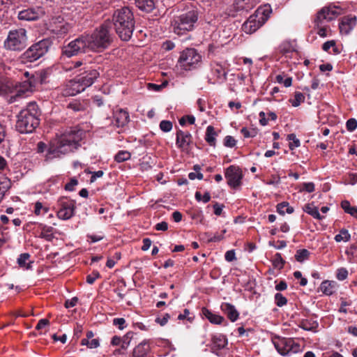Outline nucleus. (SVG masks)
Wrapping results in <instances>:
<instances>
[{
	"label": "nucleus",
	"instance_id": "obj_1",
	"mask_svg": "<svg viewBox=\"0 0 357 357\" xmlns=\"http://www.w3.org/2000/svg\"><path fill=\"white\" fill-rule=\"evenodd\" d=\"M84 135V132L82 130L76 128L66 131L51 143L46 155V160L59 158L61 155L77 149L80 146L79 142Z\"/></svg>",
	"mask_w": 357,
	"mask_h": 357
},
{
	"label": "nucleus",
	"instance_id": "obj_2",
	"mask_svg": "<svg viewBox=\"0 0 357 357\" xmlns=\"http://www.w3.org/2000/svg\"><path fill=\"white\" fill-rule=\"evenodd\" d=\"M116 33L124 41L130 40L135 27L133 13L128 7H123L114 11L112 17Z\"/></svg>",
	"mask_w": 357,
	"mask_h": 357
},
{
	"label": "nucleus",
	"instance_id": "obj_3",
	"mask_svg": "<svg viewBox=\"0 0 357 357\" xmlns=\"http://www.w3.org/2000/svg\"><path fill=\"white\" fill-rule=\"evenodd\" d=\"M40 112L36 102L27 104L17 114L16 128L21 133L32 132L39 125Z\"/></svg>",
	"mask_w": 357,
	"mask_h": 357
},
{
	"label": "nucleus",
	"instance_id": "obj_4",
	"mask_svg": "<svg viewBox=\"0 0 357 357\" xmlns=\"http://www.w3.org/2000/svg\"><path fill=\"white\" fill-rule=\"evenodd\" d=\"M342 8L339 6L330 5L322 8L317 15L314 20L317 34L321 38L330 36L331 29L328 25L324 24V21L330 22L342 14Z\"/></svg>",
	"mask_w": 357,
	"mask_h": 357
},
{
	"label": "nucleus",
	"instance_id": "obj_5",
	"mask_svg": "<svg viewBox=\"0 0 357 357\" xmlns=\"http://www.w3.org/2000/svg\"><path fill=\"white\" fill-rule=\"evenodd\" d=\"M89 46V50L98 51L107 48L112 43V38L109 26L106 24L95 29L91 34H84Z\"/></svg>",
	"mask_w": 357,
	"mask_h": 357
},
{
	"label": "nucleus",
	"instance_id": "obj_6",
	"mask_svg": "<svg viewBox=\"0 0 357 357\" xmlns=\"http://www.w3.org/2000/svg\"><path fill=\"white\" fill-rule=\"evenodd\" d=\"M271 13L270 6L265 5L257 9L255 13L250 15L243 23L242 29L248 34H251L263 26L268 20Z\"/></svg>",
	"mask_w": 357,
	"mask_h": 357
},
{
	"label": "nucleus",
	"instance_id": "obj_7",
	"mask_svg": "<svg viewBox=\"0 0 357 357\" xmlns=\"http://www.w3.org/2000/svg\"><path fill=\"white\" fill-rule=\"evenodd\" d=\"M197 20L196 10H192L182 14L172 22L173 31L177 35H183L193 29Z\"/></svg>",
	"mask_w": 357,
	"mask_h": 357
},
{
	"label": "nucleus",
	"instance_id": "obj_8",
	"mask_svg": "<svg viewBox=\"0 0 357 357\" xmlns=\"http://www.w3.org/2000/svg\"><path fill=\"white\" fill-rule=\"evenodd\" d=\"M27 40L24 29L11 30L4 41V47L10 51H21L26 46Z\"/></svg>",
	"mask_w": 357,
	"mask_h": 357
},
{
	"label": "nucleus",
	"instance_id": "obj_9",
	"mask_svg": "<svg viewBox=\"0 0 357 357\" xmlns=\"http://www.w3.org/2000/svg\"><path fill=\"white\" fill-rule=\"evenodd\" d=\"M202 62V56L194 48H186L181 52L178 61L179 66L185 70L197 68Z\"/></svg>",
	"mask_w": 357,
	"mask_h": 357
},
{
	"label": "nucleus",
	"instance_id": "obj_10",
	"mask_svg": "<svg viewBox=\"0 0 357 357\" xmlns=\"http://www.w3.org/2000/svg\"><path fill=\"white\" fill-rule=\"evenodd\" d=\"M85 35L83 34L70 42L63 47L62 53L67 57H71L82 53H86L89 50Z\"/></svg>",
	"mask_w": 357,
	"mask_h": 357
},
{
	"label": "nucleus",
	"instance_id": "obj_11",
	"mask_svg": "<svg viewBox=\"0 0 357 357\" xmlns=\"http://www.w3.org/2000/svg\"><path fill=\"white\" fill-rule=\"evenodd\" d=\"M47 42L40 40L31 45L23 54L24 62H33L43 56L47 52Z\"/></svg>",
	"mask_w": 357,
	"mask_h": 357
},
{
	"label": "nucleus",
	"instance_id": "obj_12",
	"mask_svg": "<svg viewBox=\"0 0 357 357\" xmlns=\"http://www.w3.org/2000/svg\"><path fill=\"white\" fill-rule=\"evenodd\" d=\"M225 176L227 178V185L231 188L237 190L241 185L243 173L239 167L231 165L225 172Z\"/></svg>",
	"mask_w": 357,
	"mask_h": 357
},
{
	"label": "nucleus",
	"instance_id": "obj_13",
	"mask_svg": "<svg viewBox=\"0 0 357 357\" xmlns=\"http://www.w3.org/2000/svg\"><path fill=\"white\" fill-rule=\"evenodd\" d=\"M274 345L278 353L282 356H290L301 351L300 345L291 339L279 340L274 342Z\"/></svg>",
	"mask_w": 357,
	"mask_h": 357
},
{
	"label": "nucleus",
	"instance_id": "obj_14",
	"mask_svg": "<svg viewBox=\"0 0 357 357\" xmlns=\"http://www.w3.org/2000/svg\"><path fill=\"white\" fill-rule=\"evenodd\" d=\"M60 209L57 212V216L62 220L71 218L75 212V202L74 200L68 199L66 197H61L58 201Z\"/></svg>",
	"mask_w": 357,
	"mask_h": 357
},
{
	"label": "nucleus",
	"instance_id": "obj_15",
	"mask_svg": "<svg viewBox=\"0 0 357 357\" xmlns=\"http://www.w3.org/2000/svg\"><path fill=\"white\" fill-rule=\"evenodd\" d=\"M259 2V0H235L234 3L231 6L234 8V10H232L231 8H229L227 15L229 16L234 17L236 15V13L238 11H245L248 12L250 10L252 9Z\"/></svg>",
	"mask_w": 357,
	"mask_h": 357
},
{
	"label": "nucleus",
	"instance_id": "obj_16",
	"mask_svg": "<svg viewBox=\"0 0 357 357\" xmlns=\"http://www.w3.org/2000/svg\"><path fill=\"white\" fill-rule=\"evenodd\" d=\"M44 14L45 12L40 7L29 8L20 11L18 13V18L21 20L32 21L39 19Z\"/></svg>",
	"mask_w": 357,
	"mask_h": 357
},
{
	"label": "nucleus",
	"instance_id": "obj_17",
	"mask_svg": "<svg viewBox=\"0 0 357 357\" xmlns=\"http://www.w3.org/2000/svg\"><path fill=\"white\" fill-rule=\"evenodd\" d=\"M98 76L99 73L96 70H88L84 73L77 76L76 79L85 90L87 87L93 84Z\"/></svg>",
	"mask_w": 357,
	"mask_h": 357
},
{
	"label": "nucleus",
	"instance_id": "obj_18",
	"mask_svg": "<svg viewBox=\"0 0 357 357\" xmlns=\"http://www.w3.org/2000/svg\"><path fill=\"white\" fill-rule=\"evenodd\" d=\"M356 17L353 15L343 17L339 23L340 33L348 35L356 26Z\"/></svg>",
	"mask_w": 357,
	"mask_h": 357
},
{
	"label": "nucleus",
	"instance_id": "obj_19",
	"mask_svg": "<svg viewBox=\"0 0 357 357\" xmlns=\"http://www.w3.org/2000/svg\"><path fill=\"white\" fill-rule=\"evenodd\" d=\"M83 91L84 89L75 77L66 84L62 91V95L63 96H73Z\"/></svg>",
	"mask_w": 357,
	"mask_h": 357
},
{
	"label": "nucleus",
	"instance_id": "obj_20",
	"mask_svg": "<svg viewBox=\"0 0 357 357\" xmlns=\"http://www.w3.org/2000/svg\"><path fill=\"white\" fill-rule=\"evenodd\" d=\"M192 142V136L188 132H183L181 130L176 132V145L183 151H187L188 146Z\"/></svg>",
	"mask_w": 357,
	"mask_h": 357
},
{
	"label": "nucleus",
	"instance_id": "obj_21",
	"mask_svg": "<svg viewBox=\"0 0 357 357\" xmlns=\"http://www.w3.org/2000/svg\"><path fill=\"white\" fill-rule=\"evenodd\" d=\"M114 119L116 127H123L129 121V114L126 111L119 109L114 113Z\"/></svg>",
	"mask_w": 357,
	"mask_h": 357
},
{
	"label": "nucleus",
	"instance_id": "obj_22",
	"mask_svg": "<svg viewBox=\"0 0 357 357\" xmlns=\"http://www.w3.org/2000/svg\"><path fill=\"white\" fill-rule=\"evenodd\" d=\"M33 87L34 84L31 79H29L28 81L24 82L20 86V88L17 89L16 94L10 98L9 102H14L17 97H20L26 92L32 91Z\"/></svg>",
	"mask_w": 357,
	"mask_h": 357
},
{
	"label": "nucleus",
	"instance_id": "obj_23",
	"mask_svg": "<svg viewBox=\"0 0 357 357\" xmlns=\"http://www.w3.org/2000/svg\"><path fill=\"white\" fill-rule=\"evenodd\" d=\"M149 351V344L147 342L144 341L135 347L132 357H145Z\"/></svg>",
	"mask_w": 357,
	"mask_h": 357
},
{
	"label": "nucleus",
	"instance_id": "obj_24",
	"mask_svg": "<svg viewBox=\"0 0 357 357\" xmlns=\"http://www.w3.org/2000/svg\"><path fill=\"white\" fill-rule=\"evenodd\" d=\"M223 349V342L222 335L213 336L212 337L211 350L218 356H222Z\"/></svg>",
	"mask_w": 357,
	"mask_h": 357
},
{
	"label": "nucleus",
	"instance_id": "obj_25",
	"mask_svg": "<svg viewBox=\"0 0 357 357\" xmlns=\"http://www.w3.org/2000/svg\"><path fill=\"white\" fill-rule=\"evenodd\" d=\"M318 326V322L312 318L303 319L299 324V327L303 330L312 331H315Z\"/></svg>",
	"mask_w": 357,
	"mask_h": 357
},
{
	"label": "nucleus",
	"instance_id": "obj_26",
	"mask_svg": "<svg viewBox=\"0 0 357 357\" xmlns=\"http://www.w3.org/2000/svg\"><path fill=\"white\" fill-rule=\"evenodd\" d=\"M202 314L212 324H220L222 321V317L213 313L206 307L202 308Z\"/></svg>",
	"mask_w": 357,
	"mask_h": 357
},
{
	"label": "nucleus",
	"instance_id": "obj_27",
	"mask_svg": "<svg viewBox=\"0 0 357 357\" xmlns=\"http://www.w3.org/2000/svg\"><path fill=\"white\" fill-rule=\"evenodd\" d=\"M135 4L140 10L151 12L155 8L153 0H135Z\"/></svg>",
	"mask_w": 357,
	"mask_h": 357
},
{
	"label": "nucleus",
	"instance_id": "obj_28",
	"mask_svg": "<svg viewBox=\"0 0 357 357\" xmlns=\"http://www.w3.org/2000/svg\"><path fill=\"white\" fill-rule=\"evenodd\" d=\"M226 307L225 308V312H226L228 319L234 322L238 319L239 313L235 307L229 303L225 304Z\"/></svg>",
	"mask_w": 357,
	"mask_h": 357
},
{
	"label": "nucleus",
	"instance_id": "obj_29",
	"mask_svg": "<svg viewBox=\"0 0 357 357\" xmlns=\"http://www.w3.org/2000/svg\"><path fill=\"white\" fill-rule=\"evenodd\" d=\"M321 291L326 295H332L335 289V283L328 280L324 281L320 286Z\"/></svg>",
	"mask_w": 357,
	"mask_h": 357
},
{
	"label": "nucleus",
	"instance_id": "obj_30",
	"mask_svg": "<svg viewBox=\"0 0 357 357\" xmlns=\"http://www.w3.org/2000/svg\"><path fill=\"white\" fill-rule=\"evenodd\" d=\"M304 211L317 220H321L324 218L320 215L318 208L313 204H307L305 205Z\"/></svg>",
	"mask_w": 357,
	"mask_h": 357
},
{
	"label": "nucleus",
	"instance_id": "obj_31",
	"mask_svg": "<svg viewBox=\"0 0 357 357\" xmlns=\"http://www.w3.org/2000/svg\"><path fill=\"white\" fill-rule=\"evenodd\" d=\"M53 227H47L46 225H42L41 227V232L39 235L40 238H45L47 241H52L54 238L53 235Z\"/></svg>",
	"mask_w": 357,
	"mask_h": 357
},
{
	"label": "nucleus",
	"instance_id": "obj_32",
	"mask_svg": "<svg viewBox=\"0 0 357 357\" xmlns=\"http://www.w3.org/2000/svg\"><path fill=\"white\" fill-rule=\"evenodd\" d=\"M30 255L28 253L21 254L17 259V264L20 267L29 269L30 268L31 261L29 260Z\"/></svg>",
	"mask_w": 357,
	"mask_h": 357
},
{
	"label": "nucleus",
	"instance_id": "obj_33",
	"mask_svg": "<svg viewBox=\"0 0 357 357\" xmlns=\"http://www.w3.org/2000/svg\"><path fill=\"white\" fill-rule=\"evenodd\" d=\"M68 109H72L73 112H81L86 109V105L78 100H73L67 105Z\"/></svg>",
	"mask_w": 357,
	"mask_h": 357
},
{
	"label": "nucleus",
	"instance_id": "obj_34",
	"mask_svg": "<svg viewBox=\"0 0 357 357\" xmlns=\"http://www.w3.org/2000/svg\"><path fill=\"white\" fill-rule=\"evenodd\" d=\"M341 206L346 213L350 214L353 217H357V207L351 206L348 201H342Z\"/></svg>",
	"mask_w": 357,
	"mask_h": 357
},
{
	"label": "nucleus",
	"instance_id": "obj_35",
	"mask_svg": "<svg viewBox=\"0 0 357 357\" xmlns=\"http://www.w3.org/2000/svg\"><path fill=\"white\" fill-rule=\"evenodd\" d=\"M277 211L281 215H284L285 213L291 214L294 212V208L289 206V203L282 202L278 204Z\"/></svg>",
	"mask_w": 357,
	"mask_h": 357
},
{
	"label": "nucleus",
	"instance_id": "obj_36",
	"mask_svg": "<svg viewBox=\"0 0 357 357\" xmlns=\"http://www.w3.org/2000/svg\"><path fill=\"white\" fill-rule=\"evenodd\" d=\"M351 235L349 233L347 229H342L340 231V233L335 236V240L336 242L344 241L347 242L350 240Z\"/></svg>",
	"mask_w": 357,
	"mask_h": 357
},
{
	"label": "nucleus",
	"instance_id": "obj_37",
	"mask_svg": "<svg viewBox=\"0 0 357 357\" xmlns=\"http://www.w3.org/2000/svg\"><path fill=\"white\" fill-rule=\"evenodd\" d=\"M310 252L306 249L298 250L296 251L295 258L299 262H303L309 257Z\"/></svg>",
	"mask_w": 357,
	"mask_h": 357
},
{
	"label": "nucleus",
	"instance_id": "obj_38",
	"mask_svg": "<svg viewBox=\"0 0 357 357\" xmlns=\"http://www.w3.org/2000/svg\"><path fill=\"white\" fill-rule=\"evenodd\" d=\"M284 260L282 259L280 253H276L273 259V265L275 268L282 269L284 265Z\"/></svg>",
	"mask_w": 357,
	"mask_h": 357
},
{
	"label": "nucleus",
	"instance_id": "obj_39",
	"mask_svg": "<svg viewBox=\"0 0 357 357\" xmlns=\"http://www.w3.org/2000/svg\"><path fill=\"white\" fill-rule=\"evenodd\" d=\"M9 187V181L7 180V178L3 176L0 177V201L4 196L5 192L7 191Z\"/></svg>",
	"mask_w": 357,
	"mask_h": 357
},
{
	"label": "nucleus",
	"instance_id": "obj_40",
	"mask_svg": "<svg viewBox=\"0 0 357 357\" xmlns=\"http://www.w3.org/2000/svg\"><path fill=\"white\" fill-rule=\"evenodd\" d=\"M287 140L289 141V147L291 150L300 146V140L296 137L295 134H289L287 135Z\"/></svg>",
	"mask_w": 357,
	"mask_h": 357
},
{
	"label": "nucleus",
	"instance_id": "obj_41",
	"mask_svg": "<svg viewBox=\"0 0 357 357\" xmlns=\"http://www.w3.org/2000/svg\"><path fill=\"white\" fill-rule=\"evenodd\" d=\"M305 100V96L301 92H296L294 95V98L293 100H290V102L293 107H298Z\"/></svg>",
	"mask_w": 357,
	"mask_h": 357
},
{
	"label": "nucleus",
	"instance_id": "obj_42",
	"mask_svg": "<svg viewBox=\"0 0 357 357\" xmlns=\"http://www.w3.org/2000/svg\"><path fill=\"white\" fill-rule=\"evenodd\" d=\"M215 131L212 126H208L206 133V140L210 145H213L215 142Z\"/></svg>",
	"mask_w": 357,
	"mask_h": 357
},
{
	"label": "nucleus",
	"instance_id": "obj_43",
	"mask_svg": "<svg viewBox=\"0 0 357 357\" xmlns=\"http://www.w3.org/2000/svg\"><path fill=\"white\" fill-rule=\"evenodd\" d=\"M130 153L126 151H121L115 155V160L118 162H122L130 158Z\"/></svg>",
	"mask_w": 357,
	"mask_h": 357
},
{
	"label": "nucleus",
	"instance_id": "obj_44",
	"mask_svg": "<svg viewBox=\"0 0 357 357\" xmlns=\"http://www.w3.org/2000/svg\"><path fill=\"white\" fill-rule=\"evenodd\" d=\"M280 51L284 54L289 53L294 51L293 45L289 41H284L279 47Z\"/></svg>",
	"mask_w": 357,
	"mask_h": 357
},
{
	"label": "nucleus",
	"instance_id": "obj_45",
	"mask_svg": "<svg viewBox=\"0 0 357 357\" xmlns=\"http://www.w3.org/2000/svg\"><path fill=\"white\" fill-rule=\"evenodd\" d=\"M82 344L86 345L90 349H94L99 347V340L98 339H83L82 340Z\"/></svg>",
	"mask_w": 357,
	"mask_h": 357
},
{
	"label": "nucleus",
	"instance_id": "obj_46",
	"mask_svg": "<svg viewBox=\"0 0 357 357\" xmlns=\"http://www.w3.org/2000/svg\"><path fill=\"white\" fill-rule=\"evenodd\" d=\"M276 81L280 84H282L285 87H289L292 84L291 77H288L284 78L282 75H278L276 76Z\"/></svg>",
	"mask_w": 357,
	"mask_h": 357
},
{
	"label": "nucleus",
	"instance_id": "obj_47",
	"mask_svg": "<svg viewBox=\"0 0 357 357\" xmlns=\"http://www.w3.org/2000/svg\"><path fill=\"white\" fill-rule=\"evenodd\" d=\"M331 47H333L334 54L339 53L337 48L335 47V43L334 40L327 41V42L324 43L322 45V49L326 52H328Z\"/></svg>",
	"mask_w": 357,
	"mask_h": 357
},
{
	"label": "nucleus",
	"instance_id": "obj_48",
	"mask_svg": "<svg viewBox=\"0 0 357 357\" xmlns=\"http://www.w3.org/2000/svg\"><path fill=\"white\" fill-rule=\"evenodd\" d=\"M275 303L278 307H282L287 303V299L280 293L275 295Z\"/></svg>",
	"mask_w": 357,
	"mask_h": 357
},
{
	"label": "nucleus",
	"instance_id": "obj_49",
	"mask_svg": "<svg viewBox=\"0 0 357 357\" xmlns=\"http://www.w3.org/2000/svg\"><path fill=\"white\" fill-rule=\"evenodd\" d=\"M348 276V271L345 268H338L337 271L336 277L339 280H344Z\"/></svg>",
	"mask_w": 357,
	"mask_h": 357
},
{
	"label": "nucleus",
	"instance_id": "obj_50",
	"mask_svg": "<svg viewBox=\"0 0 357 357\" xmlns=\"http://www.w3.org/2000/svg\"><path fill=\"white\" fill-rule=\"evenodd\" d=\"M225 259L228 262L236 261V252L234 250H230L225 254Z\"/></svg>",
	"mask_w": 357,
	"mask_h": 357
},
{
	"label": "nucleus",
	"instance_id": "obj_51",
	"mask_svg": "<svg viewBox=\"0 0 357 357\" xmlns=\"http://www.w3.org/2000/svg\"><path fill=\"white\" fill-rule=\"evenodd\" d=\"M160 128L163 132H169L172 129V123L169 121H162L160 123Z\"/></svg>",
	"mask_w": 357,
	"mask_h": 357
},
{
	"label": "nucleus",
	"instance_id": "obj_52",
	"mask_svg": "<svg viewBox=\"0 0 357 357\" xmlns=\"http://www.w3.org/2000/svg\"><path fill=\"white\" fill-rule=\"evenodd\" d=\"M236 143L237 141L232 136L227 135L225 137V146L233 148L236 146Z\"/></svg>",
	"mask_w": 357,
	"mask_h": 357
},
{
	"label": "nucleus",
	"instance_id": "obj_53",
	"mask_svg": "<svg viewBox=\"0 0 357 357\" xmlns=\"http://www.w3.org/2000/svg\"><path fill=\"white\" fill-rule=\"evenodd\" d=\"M347 129L349 131H354L357 128V121L355 119H349L346 123Z\"/></svg>",
	"mask_w": 357,
	"mask_h": 357
},
{
	"label": "nucleus",
	"instance_id": "obj_54",
	"mask_svg": "<svg viewBox=\"0 0 357 357\" xmlns=\"http://www.w3.org/2000/svg\"><path fill=\"white\" fill-rule=\"evenodd\" d=\"M241 132L243 134V135L244 136V137L245 138H248V137H254L257 132L255 130H248L247 128L245 127H243L241 130Z\"/></svg>",
	"mask_w": 357,
	"mask_h": 357
},
{
	"label": "nucleus",
	"instance_id": "obj_55",
	"mask_svg": "<svg viewBox=\"0 0 357 357\" xmlns=\"http://www.w3.org/2000/svg\"><path fill=\"white\" fill-rule=\"evenodd\" d=\"M100 275L98 271H93L92 274L86 276V282L89 284H92L97 278H100Z\"/></svg>",
	"mask_w": 357,
	"mask_h": 357
},
{
	"label": "nucleus",
	"instance_id": "obj_56",
	"mask_svg": "<svg viewBox=\"0 0 357 357\" xmlns=\"http://www.w3.org/2000/svg\"><path fill=\"white\" fill-rule=\"evenodd\" d=\"M228 106L231 111L236 112L241 108V103L239 101H230L228 103Z\"/></svg>",
	"mask_w": 357,
	"mask_h": 357
},
{
	"label": "nucleus",
	"instance_id": "obj_57",
	"mask_svg": "<svg viewBox=\"0 0 357 357\" xmlns=\"http://www.w3.org/2000/svg\"><path fill=\"white\" fill-rule=\"evenodd\" d=\"M78 184V181L73 178H71L70 182L66 184L65 189L68 191H73L74 188Z\"/></svg>",
	"mask_w": 357,
	"mask_h": 357
},
{
	"label": "nucleus",
	"instance_id": "obj_58",
	"mask_svg": "<svg viewBox=\"0 0 357 357\" xmlns=\"http://www.w3.org/2000/svg\"><path fill=\"white\" fill-rule=\"evenodd\" d=\"M130 333H128L126 335L123 337V340H121V349H126L128 347L130 342Z\"/></svg>",
	"mask_w": 357,
	"mask_h": 357
},
{
	"label": "nucleus",
	"instance_id": "obj_59",
	"mask_svg": "<svg viewBox=\"0 0 357 357\" xmlns=\"http://www.w3.org/2000/svg\"><path fill=\"white\" fill-rule=\"evenodd\" d=\"M167 82L162 83V84H155L149 83L148 84V87L151 90H154L155 91H158L161 90L162 88H164L165 86H167Z\"/></svg>",
	"mask_w": 357,
	"mask_h": 357
},
{
	"label": "nucleus",
	"instance_id": "obj_60",
	"mask_svg": "<svg viewBox=\"0 0 357 357\" xmlns=\"http://www.w3.org/2000/svg\"><path fill=\"white\" fill-rule=\"evenodd\" d=\"M41 210H43L45 213H47L49 209H48V208H44L43 206L42 203H40L39 202H36L35 204V210H34L36 215H40Z\"/></svg>",
	"mask_w": 357,
	"mask_h": 357
},
{
	"label": "nucleus",
	"instance_id": "obj_61",
	"mask_svg": "<svg viewBox=\"0 0 357 357\" xmlns=\"http://www.w3.org/2000/svg\"><path fill=\"white\" fill-rule=\"evenodd\" d=\"M303 190L307 192H312L314 190V184L312 182L304 183L303 184Z\"/></svg>",
	"mask_w": 357,
	"mask_h": 357
},
{
	"label": "nucleus",
	"instance_id": "obj_62",
	"mask_svg": "<svg viewBox=\"0 0 357 357\" xmlns=\"http://www.w3.org/2000/svg\"><path fill=\"white\" fill-rule=\"evenodd\" d=\"M49 324H50V321L48 319H42L38 321V324L36 326V329L40 330V329L45 328L46 326L49 325Z\"/></svg>",
	"mask_w": 357,
	"mask_h": 357
},
{
	"label": "nucleus",
	"instance_id": "obj_63",
	"mask_svg": "<svg viewBox=\"0 0 357 357\" xmlns=\"http://www.w3.org/2000/svg\"><path fill=\"white\" fill-rule=\"evenodd\" d=\"M10 91V86L0 81V95L6 94Z\"/></svg>",
	"mask_w": 357,
	"mask_h": 357
},
{
	"label": "nucleus",
	"instance_id": "obj_64",
	"mask_svg": "<svg viewBox=\"0 0 357 357\" xmlns=\"http://www.w3.org/2000/svg\"><path fill=\"white\" fill-rule=\"evenodd\" d=\"M152 167V165L151 164V162L148 160H144L141 163H140V169L142 170V171H148Z\"/></svg>",
	"mask_w": 357,
	"mask_h": 357
}]
</instances>
